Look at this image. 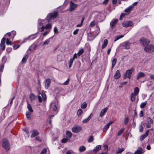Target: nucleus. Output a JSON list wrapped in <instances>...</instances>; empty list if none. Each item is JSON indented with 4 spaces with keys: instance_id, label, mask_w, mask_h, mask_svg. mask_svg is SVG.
<instances>
[{
    "instance_id": "nucleus-1",
    "label": "nucleus",
    "mask_w": 154,
    "mask_h": 154,
    "mask_svg": "<svg viewBox=\"0 0 154 154\" xmlns=\"http://www.w3.org/2000/svg\"><path fill=\"white\" fill-rule=\"evenodd\" d=\"M58 14L57 11L54 12L49 14L47 17L46 18L48 22L51 21L53 22L55 21V19L57 17Z\"/></svg>"
},
{
    "instance_id": "nucleus-2",
    "label": "nucleus",
    "mask_w": 154,
    "mask_h": 154,
    "mask_svg": "<svg viewBox=\"0 0 154 154\" xmlns=\"http://www.w3.org/2000/svg\"><path fill=\"white\" fill-rule=\"evenodd\" d=\"M45 20H42L39 19L38 21V32H42L45 29V26L43 25Z\"/></svg>"
},
{
    "instance_id": "nucleus-3",
    "label": "nucleus",
    "mask_w": 154,
    "mask_h": 154,
    "mask_svg": "<svg viewBox=\"0 0 154 154\" xmlns=\"http://www.w3.org/2000/svg\"><path fill=\"white\" fill-rule=\"evenodd\" d=\"M131 44L128 41H125L121 43L120 45V47L123 49H129L130 48V46Z\"/></svg>"
},
{
    "instance_id": "nucleus-4",
    "label": "nucleus",
    "mask_w": 154,
    "mask_h": 154,
    "mask_svg": "<svg viewBox=\"0 0 154 154\" xmlns=\"http://www.w3.org/2000/svg\"><path fill=\"white\" fill-rule=\"evenodd\" d=\"M57 108L54 103L52 102L50 104V111L51 113L56 115L57 113Z\"/></svg>"
},
{
    "instance_id": "nucleus-5",
    "label": "nucleus",
    "mask_w": 154,
    "mask_h": 154,
    "mask_svg": "<svg viewBox=\"0 0 154 154\" xmlns=\"http://www.w3.org/2000/svg\"><path fill=\"white\" fill-rule=\"evenodd\" d=\"M133 70L134 69L132 68L126 70V73L124 75V79H126L127 78H128L129 79H130L131 78V75L132 74Z\"/></svg>"
},
{
    "instance_id": "nucleus-6",
    "label": "nucleus",
    "mask_w": 154,
    "mask_h": 154,
    "mask_svg": "<svg viewBox=\"0 0 154 154\" xmlns=\"http://www.w3.org/2000/svg\"><path fill=\"white\" fill-rule=\"evenodd\" d=\"M3 148L6 150H8L10 148V146L8 140L6 139H3L2 143Z\"/></svg>"
},
{
    "instance_id": "nucleus-7",
    "label": "nucleus",
    "mask_w": 154,
    "mask_h": 154,
    "mask_svg": "<svg viewBox=\"0 0 154 154\" xmlns=\"http://www.w3.org/2000/svg\"><path fill=\"white\" fill-rule=\"evenodd\" d=\"M144 50L147 52H152L154 51V47L152 45H147L145 47Z\"/></svg>"
},
{
    "instance_id": "nucleus-8",
    "label": "nucleus",
    "mask_w": 154,
    "mask_h": 154,
    "mask_svg": "<svg viewBox=\"0 0 154 154\" xmlns=\"http://www.w3.org/2000/svg\"><path fill=\"white\" fill-rule=\"evenodd\" d=\"M140 42L142 45L145 47L148 45L150 41L145 38H142L140 39Z\"/></svg>"
},
{
    "instance_id": "nucleus-9",
    "label": "nucleus",
    "mask_w": 154,
    "mask_h": 154,
    "mask_svg": "<svg viewBox=\"0 0 154 154\" xmlns=\"http://www.w3.org/2000/svg\"><path fill=\"white\" fill-rule=\"evenodd\" d=\"M40 95L38 96V101L40 103H41L43 101H45L46 99V95L44 92H42L40 94Z\"/></svg>"
},
{
    "instance_id": "nucleus-10",
    "label": "nucleus",
    "mask_w": 154,
    "mask_h": 154,
    "mask_svg": "<svg viewBox=\"0 0 154 154\" xmlns=\"http://www.w3.org/2000/svg\"><path fill=\"white\" fill-rule=\"evenodd\" d=\"M153 124L152 119L149 117L148 118L146 119V126L147 128H149L151 127V125Z\"/></svg>"
},
{
    "instance_id": "nucleus-11",
    "label": "nucleus",
    "mask_w": 154,
    "mask_h": 154,
    "mask_svg": "<svg viewBox=\"0 0 154 154\" xmlns=\"http://www.w3.org/2000/svg\"><path fill=\"white\" fill-rule=\"evenodd\" d=\"M77 4L74 3L72 1L70 2V8L69 9V11L70 12H72L74 11L75 8L78 6Z\"/></svg>"
},
{
    "instance_id": "nucleus-12",
    "label": "nucleus",
    "mask_w": 154,
    "mask_h": 154,
    "mask_svg": "<svg viewBox=\"0 0 154 154\" xmlns=\"http://www.w3.org/2000/svg\"><path fill=\"white\" fill-rule=\"evenodd\" d=\"M82 130V128L79 126H74L72 128V131L74 133H77Z\"/></svg>"
},
{
    "instance_id": "nucleus-13",
    "label": "nucleus",
    "mask_w": 154,
    "mask_h": 154,
    "mask_svg": "<svg viewBox=\"0 0 154 154\" xmlns=\"http://www.w3.org/2000/svg\"><path fill=\"white\" fill-rule=\"evenodd\" d=\"M133 25L132 22L130 21H125L122 23L123 26L125 27L132 26Z\"/></svg>"
},
{
    "instance_id": "nucleus-14",
    "label": "nucleus",
    "mask_w": 154,
    "mask_h": 154,
    "mask_svg": "<svg viewBox=\"0 0 154 154\" xmlns=\"http://www.w3.org/2000/svg\"><path fill=\"white\" fill-rule=\"evenodd\" d=\"M5 42V38L4 37L2 39L0 44V47L1 49L4 50L5 49V46L4 45Z\"/></svg>"
},
{
    "instance_id": "nucleus-15",
    "label": "nucleus",
    "mask_w": 154,
    "mask_h": 154,
    "mask_svg": "<svg viewBox=\"0 0 154 154\" xmlns=\"http://www.w3.org/2000/svg\"><path fill=\"white\" fill-rule=\"evenodd\" d=\"M51 80L49 79H47L45 82V86L46 89H47L49 87Z\"/></svg>"
},
{
    "instance_id": "nucleus-16",
    "label": "nucleus",
    "mask_w": 154,
    "mask_h": 154,
    "mask_svg": "<svg viewBox=\"0 0 154 154\" xmlns=\"http://www.w3.org/2000/svg\"><path fill=\"white\" fill-rule=\"evenodd\" d=\"M35 34H32L31 35H30L28 37L24 39L23 40V42H25L27 40H32L35 38L36 37V36H35Z\"/></svg>"
},
{
    "instance_id": "nucleus-17",
    "label": "nucleus",
    "mask_w": 154,
    "mask_h": 154,
    "mask_svg": "<svg viewBox=\"0 0 154 154\" xmlns=\"http://www.w3.org/2000/svg\"><path fill=\"white\" fill-rule=\"evenodd\" d=\"M30 132L32 134L31 135V137L32 138L33 137L39 134V133L36 130L31 131Z\"/></svg>"
},
{
    "instance_id": "nucleus-18",
    "label": "nucleus",
    "mask_w": 154,
    "mask_h": 154,
    "mask_svg": "<svg viewBox=\"0 0 154 154\" xmlns=\"http://www.w3.org/2000/svg\"><path fill=\"white\" fill-rule=\"evenodd\" d=\"M118 20L116 19H113L110 23V25L111 27L114 26L117 23Z\"/></svg>"
},
{
    "instance_id": "nucleus-19",
    "label": "nucleus",
    "mask_w": 154,
    "mask_h": 154,
    "mask_svg": "<svg viewBox=\"0 0 154 154\" xmlns=\"http://www.w3.org/2000/svg\"><path fill=\"white\" fill-rule=\"evenodd\" d=\"M108 109V108L107 107H106L102 109L100 113V116L101 117H102L106 113Z\"/></svg>"
},
{
    "instance_id": "nucleus-20",
    "label": "nucleus",
    "mask_w": 154,
    "mask_h": 154,
    "mask_svg": "<svg viewBox=\"0 0 154 154\" xmlns=\"http://www.w3.org/2000/svg\"><path fill=\"white\" fill-rule=\"evenodd\" d=\"M149 130H147L145 134H143L140 136V140H142L144 139L146 136H147Z\"/></svg>"
},
{
    "instance_id": "nucleus-21",
    "label": "nucleus",
    "mask_w": 154,
    "mask_h": 154,
    "mask_svg": "<svg viewBox=\"0 0 154 154\" xmlns=\"http://www.w3.org/2000/svg\"><path fill=\"white\" fill-rule=\"evenodd\" d=\"M143 149L140 147L135 152L134 154H143Z\"/></svg>"
},
{
    "instance_id": "nucleus-22",
    "label": "nucleus",
    "mask_w": 154,
    "mask_h": 154,
    "mask_svg": "<svg viewBox=\"0 0 154 154\" xmlns=\"http://www.w3.org/2000/svg\"><path fill=\"white\" fill-rule=\"evenodd\" d=\"M145 74L143 72H140L138 74L137 76V79L138 80L141 78L144 77L145 76Z\"/></svg>"
},
{
    "instance_id": "nucleus-23",
    "label": "nucleus",
    "mask_w": 154,
    "mask_h": 154,
    "mask_svg": "<svg viewBox=\"0 0 154 154\" xmlns=\"http://www.w3.org/2000/svg\"><path fill=\"white\" fill-rule=\"evenodd\" d=\"M92 116V114L91 113L87 118H86L85 119H84L82 121V122L83 123H86L88 122L90 120V119L91 118V116Z\"/></svg>"
},
{
    "instance_id": "nucleus-24",
    "label": "nucleus",
    "mask_w": 154,
    "mask_h": 154,
    "mask_svg": "<svg viewBox=\"0 0 154 154\" xmlns=\"http://www.w3.org/2000/svg\"><path fill=\"white\" fill-rule=\"evenodd\" d=\"M121 76V74L119 70H117L114 75V78L115 79H118L120 78Z\"/></svg>"
},
{
    "instance_id": "nucleus-25",
    "label": "nucleus",
    "mask_w": 154,
    "mask_h": 154,
    "mask_svg": "<svg viewBox=\"0 0 154 154\" xmlns=\"http://www.w3.org/2000/svg\"><path fill=\"white\" fill-rule=\"evenodd\" d=\"M134 8V6H130L128 8H126L125 10V11L126 12L129 13L131 10Z\"/></svg>"
},
{
    "instance_id": "nucleus-26",
    "label": "nucleus",
    "mask_w": 154,
    "mask_h": 154,
    "mask_svg": "<svg viewBox=\"0 0 154 154\" xmlns=\"http://www.w3.org/2000/svg\"><path fill=\"white\" fill-rule=\"evenodd\" d=\"M36 96L33 93L31 94L29 96L30 99L31 101L34 100L36 99Z\"/></svg>"
},
{
    "instance_id": "nucleus-27",
    "label": "nucleus",
    "mask_w": 154,
    "mask_h": 154,
    "mask_svg": "<svg viewBox=\"0 0 154 154\" xmlns=\"http://www.w3.org/2000/svg\"><path fill=\"white\" fill-rule=\"evenodd\" d=\"M108 40L107 39H105L103 43L102 46V49L105 48L107 46L108 44Z\"/></svg>"
},
{
    "instance_id": "nucleus-28",
    "label": "nucleus",
    "mask_w": 154,
    "mask_h": 154,
    "mask_svg": "<svg viewBox=\"0 0 154 154\" xmlns=\"http://www.w3.org/2000/svg\"><path fill=\"white\" fill-rule=\"evenodd\" d=\"M136 95L135 94L132 93L131 96V100L132 101H134L135 100Z\"/></svg>"
},
{
    "instance_id": "nucleus-29",
    "label": "nucleus",
    "mask_w": 154,
    "mask_h": 154,
    "mask_svg": "<svg viewBox=\"0 0 154 154\" xmlns=\"http://www.w3.org/2000/svg\"><path fill=\"white\" fill-rule=\"evenodd\" d=\"M101 149V146L100 145H98L96 146L93 149V151L97 152L98 150L100 149Z\"/></svg>"
},
{
    "instance_id": "nucleus-30",
    "label": "nucleus",
    "mask_w": 154,
    "mask_h": 154,
    "mask_svg": "<svg viewBox=\"0 0 154 154\" xmlns=\"http://www.w3.org/2000/svg\"><path fill=\"white\" fill-rule=\"evenodd\" d=\"M86 147L84 146H81L79 148V150L80 152H82L85 150Z\"/></svg>"
},
{
    "instance_id": "nucleus-31",
    "label": "nucleus",
    "mask_w": 154,
    "mask_h": 154,
    "mask_svg": "<svg viewBox=\"0 0 154 154\" xmlns=\"http://www.w3.org/2000/svg\"><path fill=\"white\" fill-rule=\"evenodd\" d=\"M117 61V60L116 58L113 59L112 61V67L111 68V69H112L116 65Z\"/></svg>"
},
{
    "instance_id": "nucleus-32",
    "label": "nucleus",
    "mask_w": 154,
    "mask_h": 154,
    "mask_svg": "<svg viewBox=\"0 0 154 154\" xmlns=\"http://www.w3.org/2000/svg\"><path fill=\"white\" fill-rule=\"evenodd\" d=\"M26 116L28 120H30L31 119V113L28 112H27L26 113Z\"/></svg>"
},
{
    "instance_id": "nucleus-33",
    "label": "nucleus",
    "mask_w": 154,
    "mask_h": 154,
    "mask_svg": "<svg viewBox=\"0 0 154 154\" xmlns=\"http://www.w3.org/2000/svg\"><path fill=\"white\" fill-rule=\"evenodd\" d=\"M84 52V49L83 48H82L80 50L78 51V52L77 53V56L78 57L80 56Z\"/></svg>"
},
{
    "instance_id": "nucleus-34",
    "label": "nucleus",
    "mask_w": 154,
    "mask_h": 154,
    "mask_svg": "<svg viewBox=\"0 0 154 154\" xmlns=\"http://www.w3.org/2000/svg\"><path fill=\"white\" fill-rule=\"evenodd\" d=\"M74 60L73 58H71L69 60V68H70L71 67L72 64H73V61Z\"/></svg>"
},
{
    "instance_id": "nucleus-35",
    "label": "nucleus",
    "mask_w": 154,
    "mask_h": 154,
    "mask_svg": "<svg viewBox=\"0 0 154 154\" xmlns=\"http://www.w3.org/2000/svg\"><path fill=\"white\" fill-rule=\"evenodd\" d=\"M147 101H145L144 102H142L140 104V107L141 108H142L145 107L147 104Z\"/></svg>"
},
{
    "instance_id": "nucleus-36",
    "label": "nucleus",
    "mask_w": 154,
    "mask_h": 154,
    "mask_svg": "<svg viewBox=\"0 0 154 154\" xmlns=\"http://www.w3.org/2000/svg\"><path fill=\"white\" fill-rule=\"evenodd\" d=\"M139 90L138 87L135 88L134 89V93L132 94H135V95H137L139 92Z\"/></svg>"
},
{
    "instance_id": "nucleus-37",
    "label": "nucleus",
    "mask_w": 154,
    "mask_h": 154,
    "mask_svg": "<svg viewBox=\"0 0 154 154\" xmlns=\"http://www.w3.org/2000/svg\"><path fill=\"white\" fill-rule=\"evenodd\" d=\"M28 56L26 55L23 57L22 60V62L23 63H25L26 61V60L28 58Z\"/></svg>"
},
{
    "instance_id": "nucleus-38",
    "label": "nucleus",
    "mask_w": 154,
    "mask_h": 154,
    "mask_svg": "<svg viewBox=\"0 0 154 154\" xmlns=\"http://www.w3.org/2000/svg\"><path fill=\"white\" fill-rule=\"evenodd\" d=\"M27 108L30 112H33V110L32 108V107L29 104H28L27 105Z\"/></svg>"
},
{
    "instance_id": "nucleus-39",
    "label": "nucleus",
    "mask_w": 154,
    "mask_h": 154,
    "mask_svg": "<svg viewBox=\"0 0 154 154\" xmlns=\"http://www.w3.org/2000/svg\"><path fill=\"white\" fill-rule=\"evenodd\" d=\"M66 135L68 137L71 138L72 136V134L71 132L69 131H67L66 132Z\"/></svg>"
},
{
    "instance_id": "nucleus-40",
    "label": "nucleus",
    "mask_w": 154,
    "mask_h": 154,
    "mask_svg": "<svg viewBox=\"0 0 154 154\" xmlns=\"http://www.w3.org/2000/svg\"><path fill=\"white\" fill-rule=\"evenodd\" d=\"M125 149L123 148H119L118 149V150L116 151V153H122L123 151H124Z\"/></svg>"
},
{
    "instance_id": "nucleus-41",
    "label": "nucleus",
    "mask_w": 154,
    "mask_h": 154,
    "mask_svg": "<svg viewBox=\"0 0 154 154\" xmlns=\"http://www.w3.org/2000/svg\"><path fill=\"white\" fill-rule=\"evenodd\" d=\"M109 125H108L107 124L105 125L104 126L103 129V132H106L108 130V128H109Z\"/></svg>"
},
{
    "instance_id": "nucleus-42",
    "label": "nucleus",
    "mask_w": 154,
    "mask_h": 154,
    "mask_svg": "<svg viewBox=\"0 0 154 154\" xmlns=\"http://www.w3.org/2000/svg\"><path fill=\"white\" fill-rule=\"evenodd\" d=\"M50 42V38L46 40L45 42H44V43L42 45V46H43L44 45H48Z\"/></svg>"
},
{
    "instance_id": "nucleus-43",
    "label": "nucleus",
    "mask_w": 154,
    "mask_h": 154,
    "mask_svg": "<svg viewBox=\"0 0 154 154\" xmlns=\"http://www.w3.org/2000/svg\"><path fill=\"white\" fill-rule=\"evenodd\" d=\"M52 25L50 24H48L45 26V29H50L51 28Z\"/></svg>"
},
{
    "instance_id": "nucleus-44",
    "label": "nucleus",
    "mask_w": 154,
    "mask_h": 154,
    "mask_svg": "<svg viewBox=\"0 0 154 154\" xmlns=\"http://www.w3.org/2000/svg\"><path fill=\"white\" fill-rule=\"evenodd\" d=\"M125 128H122L118 132L117 135L118 136L120 135L124 131Z\"/></svg>"
},
{
    "instance_id": "nucleus-45",
    "label": "nucleus",
    "mask_w": 154,
    "mask_h": 154,
    "mask_svg": "<svg viewBox=\"0 0 154 154\" xmlns=\"http://www.w3.org/2000/svg\"><path fill=\"white\" fill-rule=\"evenodd\" d=\"M94 140V137L93 136H90L88 140V143H91Z\"/></svg>"
},
{
    "instance_id": "nucleus-46",
    "label": "nucleus",
    "mask_w": 154,
    "mask_h": 154,
    "mask_svg": "<svg viewBox=\"0 0 154 154\" xmlns=\"http://www.w3.org/2000/svg\"><path fill=\"white\" fill-rule=\"evenodd\" d=\"M83 113V111L82 109H79L78 110L77 112V115L78 116H81Z\"/></svg>"
},
{
    "instance_id": "nucleus-47",
    "label": "nucleus",
    "mask_w": 154,
    "mask_h": 154,
    "mask_svg": "<svg viewBox=\"0 0 154 154\" xmlns=\"http://www.w3.org/2000/svg\"><path fill=\"white\" fill-rule=\"evenodd\" d=\"M87 104L86 103L83 102L81 105V107L82 109H85L87 107Z\"/></svg>"
},
{
    "instance_id": "nucleus-48",
    "label": "nucleus",
    "mask_w": 154,
    "mask_h": 154,
    "mask_svg": "<svg viewBox=\"0 0 154 154\" xmlns=\"http://www.w3.org/2000/svg\"><path fill=\"white\" fill-rule=\"evenodd\" d=\"M124 36V35H121L120 36L116 37L114 41V42H115L118 40L119 39L122 38V37H123Z\"/></svg>"
},
{
    "instance_id": "nucleus-49",
    "label": "nucleus",
    "mask_w": 154,
    "mask_h": 154,
    "mask_svg": "<svg viewBox=\"0 0 154 154\" xmlns=\"http://www.w3.org/2000/svg\"><path fill=\"white\" fill-rule=\"evenodd\" d=\"M11 36H12V39L14 38V36L16 35V32L14 31H12L11 32Z\"/></svg>"
},
{
    "instance_id": "nucleus-50",
    "label": "nucleus",
    "mask_w": 154,
    "mask_h": 154,
    "mask_svg": "<svg viewBox=\"0 0 154 154\" xmlns=\"http://www.w3.org/2000/svg\"><path fill=\"white\" fill-rule=\"evenodd\" d=\"M6 44L7 45H12L11 41H10L9 39L8 38H6Z\"/></svg>"
},
{
    "instance_id": "nucleus-51",
    "label": "nucleus",
    "mask_w": 154,
    "mask_h": 154,
    "mask_svg": "<svg viewBox=\"0 0 154 154\" xmlns=\"http://www.w3.org/2000/svg\"><path fill=\"white\" fill-rule=\"evenodd\" d=\"M69 78L68 79L65 81V82L62 84V85H67L69 84Z\"/></svg>"
},
{
    "instance_id": "nucleus-52",
    "label": "nucleus",
    "mask_w": 154,
    "mask_h": 154,
    "mask_svg": "<svg viewBox=\"0 0 154 154\" xmlns=\"http://www.w3.org/2000/svg\"><path fill=\"white\" fill-rule=\"evenodd\" d=\"M129 121V119L128 117H126L125 118L124 120V124L125 125L128 124Z\"/></svg>"
},
{
    "instance_id": "nucleus-53",
    "label": "nucleus",
    "mask_w": 154,
    "mask_h": 154,
    "mask_svg": "<svg viewBox=\"0 0 154 154\" xmlns=\"http://www.w3.org/2000/svg\"><path fill=\"white\" fill-rule=\"evenodd\" d=\"M50 32V31L47 30L45 31L44 32L42 33V34L43 35V36H45L47 35Z\"/></svg>"
},
{
    "instance_id": "nucleus-54",
    "label": "nucleus",
    "mask_w": 154,
    "mask_h": 154,
    "mask_svg": "<svg viewBox=\"0 0 154 154\" xmlns=\"http://www.w3.org/2000/svg\"><path fill=\"white\" fill-rule=\"evenodd\" d=\"M47 151L46 148L44 149L41 153V154H46Z\"/></svg>"
},
{
    "instance_id": "nucleus-55",
    "label": "nucleus",
    "mask_w": 154,
    "mask_h": 154,
    "mask_svg": "<svg viewBox=\"0 0 154 154\" xmlns=\"http://www.w3.org/2000/svg\"><path fill=\"white\" fill-rule=\"evenodd\" d=\"M95 24L96 22L95 21H92L91 23L90 24V26H93L95 25Z\"/></svg>"
},
{
    "instance_id": "nucleus-56",
    "label": "nucleus",
    "mask_w": 154,
    "mask_h": 154,
    "mask_svg": "<svg viewBox=\"0 0 154 154\" xmlns=\"http://www.w3.org/2000/svg\"><path fill=\"white\" fill-rule=\"evenodd\" d=\"M54 31L55 33H58V29L56 26L54 27Z\"/></svg>"
},
{
    "instance_id": "nucleus-57",
    "label": "nucleus",
    "mask_w": 154,
    "mask_h": 154,
    "mask_svg": "<svg viewBox=\"0 0 154 154\" xmlns=\"http://www.w3.org/2000/svg\"><path fill=\"white\" fill-rule=\"evenodd\" d=\"M68 139L67 138H63L62 140L61 141L63 143H66L68 140Z\"/></svg>"
},
{
    "instance_id": "nucleus-58",
    "label": "nucleus",
    "mask_w": 154,
    "mask_h": 154,
    "mask_svg": "<svg viewBox=\"0 0 154 154\" xmlns=\"http://www.w3.org/2000/svg\"><path fill=\"white\" fill-rule=\"evenodd\" d=\"M19 47L20 45H15L13 46V48L15 50L18 48Z\"/></svg>"
},
{
    "instance_id": "nucleus-59",
    "label": "nucleus",
    "mask_w": 154,
    "mask_h": 154,
    "mask_svg": "<svg viewBox=\"0 0 154 154\" xmlns=\"http://www.w3.org/2000/svg\"><path fill=\"white\" fill-rule=\"evenodd\" d=\"M4 67V65L2 64L0 66V72H2L3 70Z\"/></svg>"
},
{
    "instance_id": "nucleus-60",
    "label": "nucleus",
    "mask_w": 154,
    "mask_h": 154,
    "mask_svg": "<svg viewBox=\"0 0 154 154\" xmlns=\"http://www.w3.org/2000/svg\"><path fill=\"white\" fill-rule=\"evenodd\" d=\"M79 29H76L75 30L74 32H73V34L74 35H76L79 31Z\"/></svg>"
},
{
    "instance_id": "nucleus-61",
    "label": "nucleus",
    "mask_w": 154,
    "mask_h": 154,
    "mask_svg": "<svg viewBox=\"0 0 154 154\" xmlns=\"http://www.w3.org/2000/svg\"><path fill=\"white\" fill-rule=\"evenodd\" d=\"M23 130L24 131L26 132V134L27 135L28 137H29V132L28 131H26V129L24 128L23 129Z\"/></svg>"
},
{
    "instance_id": "nucleus-62",
    "label": "nucleus",
    "mask_w": 154,
    "mask_h": 154,
    "mask_svg": "<svg viewBox=\"0 0 154 154\" xmlns=\"http://www.w3.org/2000/svg\"><path fill=\"white\" fill-rule=\"evenodd\" d=\"M78 56H77V54L75 53L74 54L73 57L72 58H73V59L74 60Z\"/></svg>"
},
{
    "instance_id": "nucleus-63",
    "label": "nucleus",
    "mask_w": 154,
    "mask_h": 154,
    "mask_svg": "<svg viewBox=\"0 0 154 154\" xmlns=\"http://www.w3.org/2000/svg\"><path fill=\"white\" fill-rule=\"evenodd\" d=\"M37 46L35 45H32L31 46V48H33L34 49H35V48L37 47Z\"/></svg>"
},
{
    "instance_id": "nucleus-64",
    "label": "nucleus",
    "mask_w": 154,
    "mask_h": 154,
    "mask_svg": "<svg viewBox=\"0 0 154 154\" xmlns=\"http://www.w3.org/2000/svg\"><path fill=\"white\" fill-rule=\"evenodd\" d=\"M143 131V127L142 125L140 126V127L139 131L140 132H142Z\"/></svg>"
}]
</instances>
